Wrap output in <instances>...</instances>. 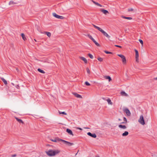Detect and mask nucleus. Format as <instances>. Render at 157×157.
<instances>
[{
    "label": "nucleus",
    "mask_w": 157,
    "mask_h": 157,
    "mask_svg": "<svg viewBox=\"0 0 157 157\" xmlns=\"http://www.w3.org/2000/svg\"><path fill=\"white\" fill-rule=\"evenodd\" d=\"M16 4H17V3L14 2L13 1H10L9 3V5H13Z\"/></svg>",
    "instance_id": "5701e85b"
},
{
    "label": "nucleus",
    "mask_w": 157,
    "mask_h": 157,
    "mask_svg": "<svg viewBox=\"0 0 157 157\" xmlns=\"http://www.w3.org/2000/svg\"><path fill=\"white\" fill-rule=\"evenodd\" d=\"M123 120L126 123H127V121L126 118L125 117H123Z\"/></svg>",
    "instance_id": "4c0bfd02"
},
{
    "label": "nucleus",
    "mask_w": 157,
    "mask_h": 157,
    "mask_svg": "<svg viewBox=\"0 0 157 157\" xmlns=\"http://www.w3.org/2000/svg\"><path fill=\"white\" fill-rule=\"evenodd\" d=\"M15 119L16 120L20 123H22L23 124L24 122L22 121V120H21V119H19L18 117H14Z\"/></svg>",
    "instance_id": "9d476101"
},
{
    "label": "nucleus",
    "mask_w": 157,
    "mask_h": 157,
    "mask_svg": "<svg viewBox=\"0 0 157 157\" xmlns=\"http://www.w3.org/2000/svg\"><path fill=\"white\" fill-rule=\"evenodd\" d=\"M95 4V5H96L98 6H99L100 7H101L102 6L100 5V4H99V3H98L97 2H96L94 1H92Z\"/></svg>",
    "instance_id": "412c9836"
},
{
    "label": "nucleus",
    "mask_w": 157,
    "mask_h": 157,
    "mask_svg": "<svg viewBox=\"0 0 157 157\" xmlns=\"http://www.w3.org/2000/svg\"><path fill=\"white\" fill-rule=\"evenodd\" d=\"M87 134L90 136H91L93 138H95L97 137V136L95 133L92 134L90 132H88L87 133Z\"/></svg>",
    "instance_id": "6e6552de"
},
{
    "label": "nucleus",
    "mask_w": 157,
    "mask_h": 157,
    "mask_svg": "<svg viewBox=\"0 0 157 157\" xmlns=\"http://www.w3.org/2000/svg\"><path fill=\"white\" fill-rule=\"evenodd\" d=\"M34 40H35V41L36 42V39H34Z\"/></svg>",
    "instance_id": "8fccbe9b"
},
{
    "label": "nucleus",
    "mask_w": 157,
    "mask_h": 157,
    "mask_svg": "<svg viewBox=\"0 0 157 157\" xmlns=\"http://www.w3.org/2000/svg\"><path fill=\"white\" fill-rule=\"evenodd\" d=\"M118 56L120 57L122 59V62L124 64H125L126 63V60L125 57L121 54H118Z\"/></svg>",
    "instance_id": "7ed1b4c3"
},
{
    "label": "nucleus",
    "mask_w": 157,
    "mask_h": 157,
    "mask_svg": "<svg viewBox=\"0 0 157 157\" xmlns=\"http://www.w3.org/2000/svg\"><path fill=\"white\" fill-rule=\"evenodd\" d=\"M62 139H61L59 138L58 137H56L54 139H51L50 140L51 141L55 142H59V141H62Z\"/></svg>",
    "instance_id": "39448f33"
},
{
    "label": "nucleus",
    "mask_w": 157,
    "mask_h": 157,
    "mask_svg": "<svg viewBox=\"0 0 157 157\" xmlns=\"http://www.w3.org/2000/svg\"><path fill=\"white\" fill-rule=\"evenodd\" d=\"M53 16L56 18L59 19H63L64 18V17L62 16H59L56 13H52Z\"/></svg>",
    "instance_id": "20e7f679"
},
{
    "label": "nucleus",
    "mask_w": 157,
    "mask_h": 157,
    "mask_svg": "<svg viewBox=\"0 0 157 157\" xmlns=\"http://www.w3.org/2000/svg\"><path fill=\"white\" fill-rule=\"evenodd\" d=\"M107 101L109 104L112 105V102H111V100L109 99H108L107 100Z\"/></svg>",
    "instance_id": "bb28decb"
},
{
    "label": "nucleus",
    "mask_w": 157,
    "mask_h": 157,
    "mask_svg": "<svg viewBox=\"0 0 157 157\" xmlns=\"http://www.w3.org/2000/svg\"><path fill=\"white\" fill-rule=\"evenodd\" d=\"M133 9L132 8H131L128 9V11L129 12H130L131 11H133Z\"/></svg>",
    "instance_id": "58836bf2"
},
{
    "label": "nucleus",
    "mask_w": 157,
    "mask_h": 157,
    "mask_svg": "<svg viewBox=\"0 0 157 157\" xmlns=\"http://www.w3.org/2000/svg\"><path fill=\"white\" fill-rule=\"evenodd\" d=\"M85 84L87 86H90V84L88 82H85Z\"/></svg>",
    "instance_id": "2f4dec72"
},
{
    "label": "nucleus",
    "mask_w": 157,
    "mask_h": 157,
    "mask_svg": "<svg viewBox=\"0 0 157 157\" xmlns=\"http://www.w3.org/2000/svg\"><path fill=\"white\" fill-rule=\"evenodd\" d=\"M59 114H62L64 115H67V113L65 112H60L59 111Z\"/></svg>",
    "instance_id": "f704fd0d"
},
{
    "label": "nucleus",
    "mask_w": 157,
    "mask_h": 157,
    "mask_svg": "<svg viewBox=\"0 0 157 157\" xmlns=\"http://www.w3.org/2000/svg\"><path fill=\"white\" fill-rule=\"evenodd\" d=\"M94 43L98 46H100V44L97 43L96 41H95V42H94Z\"/></svg>",
    "instance_id": "72a5a7b5"
},
{
    "label": "nucleus",
    "mask_w": 157,
    "mask_h": 157,
    "mask_svg": "<svg viewBox=\"0 0 157 157\" xmlns=\"http://www.w3.org/2000/svg\"><path fill=\"white\" fill-rule=\"evenodd\" d=\"M139 41L140 42V43L142 44H143V41L141 40V39H139Z\"/></svg>",
    "instance_id": "e433bc0d"
},
{
    "label": "nucleus",
    "mask_w": 157,
    "mask_h": 157,
    "mask_svg": "<svg viewBox=\"0 0 157 157\" xmlns=\"http://www.w3.org/2000/svg\"><path fill=\"white\" fill-rule=\"evenodd\" d=\"M121 17L123 18L129 20H132V18L131 17H126L124 16H122Z\"/></svg>",
    "instance_id": "a211bd4d"
},
{
    "label": "nucleus",
    "mask_w": 157,
    "mask_h": 157,
    "mask_svg": "<svg viewBox=\"0 0 157 157\" xmlns=\"http://www.w3.org/2000/svg\"><path fill=\"white\" fill-rule=\"evenodd\" d=\"M16 154H14L13 155H12V157H16Z\"/></svg>",
    "instance_id": "37998d69"
},
{
    "label": "nucleus",
    "mask_w": 157,
    "mask_h": 157,
    "mask_svg": "<svg viewBox=\"0 0 157 157\" xmlns=\"http://www.w3.org/2000/svg\"><path fill=\"white\" fill-rule=\"evenodd\" d=\"M105 78L106 79H108L109 82L112 80L111 78L109 76H105Z\"/></svg>",
    "instance_id": "aec40b11"
},
{
    "label": "nucleus",
    "mask_w": 157,
    "mask_h": 157,
    "mask_svg": "<svg viewBox=\"0 0 157 157\" xmlns=\"http://www.w3.org/2000/svg\"><path fill=\"white\" fill-rule=\"evenodd\" d=\"M115 46L117 47H119V48H122V47L121 46L118 45H115Z\"/></svg>",
    "instance_id": "ea45409f"
},
{
    "label": "nucleus",
    "mask_w": 157,
    "mask_h": 157,
    "mask_svg": "<svg viewBox=\"0 0 157 157\" xmlns=\"http://www.w3.org/2000/svg\"><path fill=\"white\" fill-rule=\"evenodd\" d=\"M96 29H97L98 30L100 31L101 32L103 30V29H102L101 28L98 26H97Z\"/></svg>",
    "instance_id": "c85d7f7f"
},
{
    "label": "nucleus",
    "mask_w": 157,
    "mask_h": 157,
    "mask_svg": "<svg viewBox=\"0 0 157 157\" xmlns=\"http://www.w3.org/2000/svg\"><path fill=\"white\" fill-rule=\"evenodd\" d=\"M104 52L106 54H112V52H109V51H105Z\"/></svg>",
    "instance_id": "c9c22d12"
},
{
    "label": "nucleus",
    "mask_w": 157,
    "mask_h": 157,
    "mask_svg": "<svg viewBox=\"0 0 157 157\" xmlns=\"http://www.w3.org/2000/svg\"><path fill=\"white\" fill-rule=\"evenodd\" d=\"M62 142H63L64 144L68 146H71L74 144L73 143L70 142L63 140H62Z\"/></svg>",
    "instance_id": "423d86ee"
},
{
    "label": "nucleus",
    "mask_w": 157,
    "mask_h": 157,
    "mask_svg": "<svg viewBox=\"0 0 157 157\" xmlns=\"http://www.w3.org/2000/svg\"><path fill=\"white\" fill-rule=\"evenodd\" d=\"M93 26H94V27L96 29L97 27V26H96V25H93Z\"/></svg>",
    "instance_id": "a18cd8bd"
},
{
    "label": "nucleus",
    "mask_w": 157,
    "mask_h": 157,
    "mask_svg": "<svg viewBox=\"0 0 157 157\" xmlns=\"http://www.w3.org/2000/svg\"><path fill=\"white\" fill-rule=\"evenodd\" d=\"M136 61H137V62H138V60H139V57H138L137 58L136 57Z\"/></svg>",
    "instance_id": "a19ab883"
},
{
    "label": "nucleus",
    "mask_w": 157,
    "mask_h": 157,
    "mask_svg": "<svg viewBox=\"0 0 157 157\" xmlns=\"http://www.w3.org/2000/svg\"><path fill=\"white\" fill-rule=\"evenodd\" d=\"M98 59L99 61L100 62H102V61L103 60V58H102L101 57H98Z\"/></svg>",
    "instance_id": "c756f323"
},
{
    "label": "nucleus",
    "mask_w": 157,
    "mask_h": 157,
    "mask_svg": "<svg viewBox=\"0 0 157 157\" xmlns=\"http://www.w3.org/2000/svg\"><path fill=\"white\" fill-rule=\"evenodd\" d=\"M128 131H125L124 133L122 134V135L123 136H128Z\"/></svg>",
    "instance_id": "2eb2a0df"
},
{
    "label": "nucleus",
    "mask_w": 157,
    "mask_h": 157,
    "mask_svg": "<svg viewBox=\"0 0 157 157\" xmlns=\"http://www.w3.org/2000/svg\"><path fill=\"white\" fill-rule=\"evenodd\" d=\"M73 94L75 96V97L77 98H82V97L80 95H79L76 93H73Z\"/></svg>",
    "instance_id": "f8f14e48"
},
{
    "label": "nucleus",
    "mask_w": 157,
    "mask_h": 157,
    "mask_svg": "<svg viewBox=\"0 0 157 157\" xmlns=\"http://www.w3.org/2000/svg\"><path fill=\"white\" fill-rule=\"evenodd\" d=\"M125 112L128 116H130L131 115V113L129 110L128 108H125L123 110Z\"/></svg>",
    "instance_id": "0eeeda50"
},
{
    "label": "nucleus",
    "mask_w": 157,
    "mask_h": 157,
    "mask_svg": "<svg viewBox=\"0 0 157 157\" xmlns=\"http://www.w3.org/2000/svg\"><path fill=\"white\" fill-rule=\"evenodd\" d=\"M66 132L68 133L69 134H70L73 136H74V135L73 134L72 131L70 129H69V128H67L66 129Z\"/></svg>",
    "instance_id": "9b49d317"
},
{
    "label": "nucleus",
    "mask_w": 157,
    "mask_h": 157,
    "mask_svg": "<svg viewBox=\"0 0 157 157\" xmlns=\"http://www.w3.org/2000/svg\"><path fill=\"white\" fill-rule=\"evenodd\" d=\"M118 127L119 128H122L123 129H125L127 128L126 126L125 125H123L122 124H120L118 125Z\"/></svg>",
    "instance_id": "ddd939ff"
},
{
    "label": "nucleus",
    "mask_w": 157,
    "mask_h": 157,
    "mask_svg": "<svg viewBox=\"0 0 157 157\" xmlns=\"http://www.w3.org/2000/svg\"><path fill=\"white\" fill-rule=\"evenodd\" d=\"M1 79L3 81L5 84L7 85V81L4 78H1Z\"/></svg>",
    "instance_id": "f3484780"
},
{
    "label": "nucleus",
    "mask_w": 157,
    "mask_h": 157,
    "mask_svg": "<svg viewBox=\"0 0 157 157\" xmlns=\"http://www.w3.org/2000/svg\"><path fill=\"white\" fill-rule=\"evenodd\" d=\"M12 84L13 85V86L14 85V84H13V83H12Z\"/></svg>",
    "instance_id": "3c124183"
},
{
    "label": "nucleus",
    "mask_w": 157,
    "mask_h": 157,
    "mask_svg": "<svg viewBox=\"0 0 157 157\" xmlns=\"http://www.w3.org/2000/svg\"><path fill=\"white\" fill-rule=\"evenodd\" d=\"M91 40L94 42V43L96 41L93 38Z\"/></svg>",
    "instance_id": "c03bdc74"
},
{
    "label": "nucleus",
    "mask_w": 157,
    "mask_h": 157,
    "mask_svg": "<svg viewBox=\"0 0 157 157\" xmlns=\"http://www.w3.org/2000/svg\"><path fill=\"white\" fill-rule=\"evenodd\" d=\"M21 36L22 38V39L24 40H27V39L24 33H22L21 34Z\"/></svg>",
    "instance_id": "6ab92c4d"
},
{
    "label": "nucleus",
    "mask_w": 157,
    "mask_h": 157,
    "mask_svg": "<svg viewBox=\"0 0 157 157\" xmlns=\"http://www.w3.org/2000/svg\"><path fill=\"white\" fill-rule=\"evenodd\" d=\"M102 33L103 35L107 37L108 38H109L110 37V36L105 31L103 30L101 32Z\"/></svg>",
    "instance_id": "1a4fd4ad"
},
{
    "label": "nucleus",
    "mask_w": 157,
    "mask_h": 157,
    "mask_svg": "<svg viewBox=\"0 0 157 157\" xmlns=\"http://www.w3.org/2000/svg\"><path fill=\"white\" fill-rule=\"evenodd\" d=\"M138 122L142 125L145 124V121L144 119V117L142 115L140 116V117L138 120Z\"/></svg>",
    "instance_id": "f03ea898"
},
{
    "label": "nucleus",
    "mask_w": 157,
    "mask_h": 157,
    "mask_svg": "<svg viewBox=\"0 0 157 157\" xmlns=\"http://www.w3.org/2000/svg\"><path fill=\"white\" fill-rule=\"evenodd\" d=\"M80 58L81 60H82L85 63H87V60H86V59L84 57H80Z\"/></svg>",
    "instance_id": "4468645a"
},
{
    "label": "nucleus",
    "mask_w": 157,
    "mask_h": 157,
    "mask_svg": "<svg viewBox=\"0 0 157 157\" xmlns=\"http://www.w3.org/2000/svg\"><path fill=\"white\" fill-rule=\"evenodd\" d=\"M86 71H87V73L88 74H90V69H89V68L88 67H87L86 68Z\"/></svg>",
    "instance_id": "7c9ffc66"
},
{
    "label": "nucleus",
    "mask_w": 157,
    "mask_h": 157,
    "mask_svg": "<svg viewBox=\"0 0 157 157\" xmlns=\"http://www.w3.org/2000/svg\"><path fill=\"white\" fill-rule=\"evenodd\" d=\"M88 56L91 59H93V56L90 53H89L88 54Z\"/></svg>",
    "instance_id": "cd10ccee"
},
{
    "label": "nucleus",
    "mask_w": 157,
    "mask_h": 157,
    "mask_svg": "<svg viewBox=\"0 0 157 157\" xmlns=\"http://www.w3.org/2000/svg\"><path fill=\"white\" fill-rule=\"evenodd\" d=\"M118 121H121V119H120V118H119V119H118Z\"/></svg>",
    "instance_id": "09e8293b"
},
{
    "label": "nucleus",
    "mask_w": 157,
    "mask_h": 157,
    "mask_svg": "<svg viewBox=\"0 0 157 157\" xmlns=\"http://www.w3.org/2000/svg\"><path fill=\"white\" fill-rule=\"evenodd\" d=\"M135 51L136 53V57L137 58L138 57H139V53L138 51L136 49H135Z\"/></svg>",
    "instance_id": "b1692460"
},
{
    "label": "nucleus",
    "mask_w": 157,
    "mask_h": 157,
    "mask_svg": "<svg viewBox=\"0 0 157 157\" xmlns=\"http://www.w3.org/2000/svg\"><path fill=\"white\" fill-rule=\"evenodd\" d=\"M76 128L77 129H79V130H82V129L81 128H80L76 127Z\"/></svg>",
    "instance_id": "79ce46f5"
},
{
    "label": "nucleus",
    "mask_w": 157,
    "mask_h": 157,
    "mask_svg": "<svg viewBox=\"0 0 157 157\" xmlns=\"http://www.w3.org/2000/svg\"><path fill=\"white\" fill-rule=\"evenodd\" d=\"M125 123H126L124 121L122 122H121V124H125Z\"/></svg>",
    "instance_id": "49530a36"
},
{
    "label": "nucleus",
    "mask_w": 157,
    "mask_h": 157,
    "mask_svg": "<svg viewBox=\"0 0 157 157\" xmlns=\"http://www.w3.org/2000/svg\"><path fill=\"white\" fill-rule=\"evenodd\" d=\"M87 36L89 37V38H90L91 40H92V39L93 38L92 36L90 34H88Z\"/></svg>",
    "instance_id": "473e14b6"
},
{
    "label": "nucleus",
    "mask_w": 157,
    "mask_h": 157,
    "mask_svg": "<svg viewBox=\"0 0 157 157\" xmlns=\"http://www.w3.org/2000/svg\"><path fill=\"white\" fill-rule=\"evenodd\" d=\"M37 70L39 72H40L41 73L43 74L45 73V72L43 70H41L40 68L38 69Z\"/></svg>",
    "instance_id": "4be33fe9"
},
{
    "label": "nucleus",
    "mask_w": 157,
    "mask_h": 157,
    "mask_svg": "<svg viewBox=\"0 0 157 157\" xmlns=\"http://www.w3.org/2000/svg\"><path fill=\"white\" fill-rule=\"evenodd\" d=\"M45 33L48 37H50L51 36V34L49 32H45Z\"/></svg>",
    "instance_id": "393cba45"
},
{
    "label": "nucleus",
    "mask_w": 157,
    "mask_h": 157,
    "mask_svg": "<svg viewBox=\"0 0 157 157\" xmlns=\"http://www.w3.org/2000/svg\"><path fill=\"white\" fill-rule=\"evenodd\" d=\"M154 79L155 80H157V77H156L154 78Z\"/></svg>",
    "instance_id": "de8ad7c7"
},
{
    "label": "nucleus",
    "mask_w": 157,
    "mask_h": 157,
    "mask_svg": "<svg viewBox=\"0 0 157 157\" xmlns=\"http://www.w3.org/2000/svg\"><path fill=\"white\" fill-rule=\"evenodd\" d=\"M59 151L58 150H51L46 151V153L48 155L52 156L55 155L59 153Z\"/></svg>",
    "instance_id": "f257e3e1"
},
{
    "label": "nucleus",
    "mask_w": 157,
    "mask_h": 157,
    "mask_svg": "<svg viewBox=\"0 0 157 157\" xmlns=\"http://www.w3.org/2000/svg\"><path fill=\"white\" fill-rule=\"evenodd\" d=\"M101 12H102L104 14H106L107 13H109L108 11L102 9L101 10Z\"/></svg>",
    "instance_id": "dca6fc26"
},
{
    "label": "nucleus",
    "mask_w": 157,
    "mask_h": 157,
    "mask_svg": "<svg viewBox=\"0 0 157 157\" xmlns=\"http://www.w3.org/2000/svg\"><path fill=\"white\" fill-rule=\"evenodd\" d=\"M121 94L124 96H127V94L125 92L123 91L121 92Z\"/></svg>",
    "instance_id": "a878e982"
}]
</instances>
